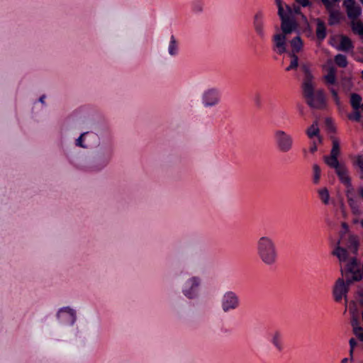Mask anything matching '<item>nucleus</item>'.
Instances as JSON below:
<instances>
[{
	"label": "nucleus",
	"instance_id": "obj_17",
	"mask_svg": "<svg viewBox=\"0 0 363 363\" xmlns=\"http://www.w3.org/2000/svg\"><path fill=\"white\" fill-rule=\"evenodd\" d=\"M346 270L348 273L355 274L356 272H362L359 268V263L356 257H352L350 261L346 265Z\"/></svg>",
	"mask_w": 363,
	"mask_h": 363
},
{
	"label": "nucleus",
	"instance_id": "obj_33",
	"mask_svg": "<svg viewBox=\"0 0 363 363\" xmlns=\"http://www.w3.org/2000/svg\"><path fill=\"white\" fill-rule=\"evenodd\" d=\"M313 180L315 184H318L320 177V167L315 164L313 166Z\"/></svg>",
	"mask_w": 363,
	"mask_h": 363
},
{
	"label": "nucleus",
	"instance_id": "obj_4",
	"mask_svg": "<svg viewBox=\"0 0 363 363\" xmlns=\"http://www.w3.org/2000/svg\"><path fill=\"white\" fill-rule=\"evenodd\" d=\"M276 146L282 153L289 152L294 146V139L291 135L283 130H276L274 133Z\"/></svg>",
	"mask_w": 363,
	"mask_h": 363
},
{
	"label": "nucleus",
	"instance_id": "obj_50",
	"mask_svg": "<svg viewBox=\"0 0 363 363\" xmlns=\"http://www.w3.org/2000/svg\"><path fill=\"white\" fill-rule=\"evenodd\" d=\"M286 6V11H287V14L289 15V14H291L292 13V9H291V7L289 6V5H285Z\"/></svg>",
	"mask_w": 363,
	"mask_h": 363
},
{
	"label": "nucleus",
	"instance_id": "obj_44",
	"mask_svg": "<svg viewBox=\"0 0 363 363\" xmlns=\"http://www.w3.org/2000/svg\"><path fill=\"white\" fill-rule=\"evenodd\" d=\"M297 3L301 5L303 7H306L311 5L309 0H295Z\"/></svg>",
	"mask_w": 363,
	"mask_h": 363
},
{
	"label": "nucleus",
	"instance_id": "obj_40",
	"mask_svg": "<svg viewBox=\"0 0 363 363\" xmlns=\"http://www.w3.org/2000/svg\"><path fill=\"white\" fill-rule=\"evenodd\" d=\"M355 164L357 165L362 171H363V157L359 155L357 157L355 160Z\"/></svg>",
	"mask_w": 363,
	"mask_h": 363
},
{
	"label": "nucleus",
	"instance_id": "obj_47",
	"mask_svg": "<svg viewBox=\"0 0 363 363\" xmlns=\"http://www.w3.org/2000/svg\"><path fill=\"white\" fill-rule=\"evenodd\" d=\"M293 11L296 14H300L301 13V9H300L299 6H294Z\"/></svg>",
	"mask_w": 363,
	"mask_h": 363
},
{
	"label": "nucleus",
	"instance_id": "obj_16",
	"mask_svg": "<svg viewBox=\"0 0 363 363\" xmlns=\"http://www.w3.org/2000/svg\"><path fill=\"white\" fill-rule=\"evenodd\" d=\"M317 27L315 30L316 37L319 40H323L326 37V28L325 23L320 18H316Z\"/></svg>",
	"mask_w": 363,
	"mask_h": 363
},
{
	"label": "nucleus",
	"instance_id": "obj_31",
	"mask_svg": "<svg viewBox=\"0 0 363 363\" xmlns=\"http://www.w3.org/2000/svg\"><path fill=\"white\" fill-rule=\"evenodd\" d=\"M362 279V272H357V273L356 272L355 274H352V277L350 278L347 277V279L345 281V283L347 286V288L349 289V286L353 281H360Z\"/></svg>",
	"mask_w": 363,
	"mask_h": 363
},
{
	"label": "nucleus",
	"instance_id": "obj_54",
	"mask_svg": "<svg viewBox=\"0 0 363 363\" xmlns=\"http://www.w3.org/2000/svg\"><path fill=\"white\" fill-rule=\"evenodd\" d=\"M342 227H343V228H345V229H347V223H342Z\"/></svg>",
	"mask_w": 363,
	"mask_h": 363
},
{
	"label": "nucleus",
	"instance_id": "obj_9",
	"mask_svg": "<svg viewBox=\"0 0 363 363\" xmlns=\"http://www.w3.org/2000/svg\"><path fill=\"white\" fill-rule=\"evenodd\" d=\"M264 14L262 11H258L253 18V26L255 32L260 38H264Z\"/></svg>",
	"mask_w": 363,
	"mask_h": 363
},
{
	"label": "nucleus",
	"instance_id": "obj_37",
	"mask_svg": "<svg viewBox=\"0 0 363 363\" xmlns=\"http://www.w3.org/2000/svg\"><path fill=\"white\" fill-rule=\"evenodd\" d=\"M278 16H279L281 21L286 18L289 16L284 13V6L278 7Z\"/></svg>",
	"mask_w": 363,
	"mask_h": 363
},
{
	"label": "nucleus",
	"instance_id": "obj_15",
	"mask_svg": "<svg viewBox=\"0 0 363 363\" xmlns=\"http://www.w3.org/2000/svg\"><path fill=\"white\" fill-rule=\"evenodd\" d=\"M301 69L304 73L303 82L302 83V88L312 85L313 83V76L311 72L310 67L307 64H301Z\"/></svg>",
	"mask_w": 363,
	"mask_h": 363
},
{
	"label": "nucleus",
	"instance_id": "obj_6",
	"mask_svg": "<svg viewBox=\"0 0 363 363\" xmlns=\"http://www.w3.org/2000/svg\"><path fill=\"white\" fill-rule=\"evenodd\" d=\"M239 303L238 297L232 291L226 292L223 298L222 307L224 311L235 309Z\"/></svg>",
	"mask_w": 363,
	"mask_h": 363
},
{
	"label": "nucleus",
	"instance_id": "obj_5",
	"mask_svg": "<svg viewBox=\"0 0 363 363\" xmlns=\"http://www.w3.org/2000/svg\"><path fill=\"white\" fill-rule=\"evenodd\" d=\"M200 284V279L198 277H193L185 284V288L183 293L188 298H194L196 296L197 289Z\"/></svg>",
	"mask_w": 363,
	"mask_h": 363
},
{
	"label": "nucleus",
	"instance_id": "obj_24",
	"mask_svg": "<svg viewBox=\"0 0 363 363\" xmlns=\"http://www.w3.org/2000/svg\"><path fill=\"white\" fill-rule=\"evenodd\" d=\"M336 70L333 67L328 69V74L325 76V82L328 84H334L336 82Z\"/></svg>",
	"mask_w": 363,
	"mask_h": 363
},
{
	"label": "nucleus",
	"instance_id": "obj_45",
	"mask_svg": "<svg viewBox=\"0 0 363 363\" xmlns=\"http://www.w3.org/2000/svg\"><path fill=\"white\" fill-rule=\"evenodd\" d=\"M318 147L315 141H313L311 143V147H310V152L311 153H314L317 151Z\"/></svg>",
	"mask_w": 363,
	"mask_h": 363
},
{
	"label": "nucleus",
	"instance_id": "obj_12",
	"mask_svg": "<svg viewBox=\"0 0 363 363\" xmlns=\"http://www.w3.org/2000/svg\"><path fill=\"white\" fill-rule=\"evenodd\" d=\"M218 102V94L214 89L208 90L203 95L205 106H210L217 104Z\"/></svg>",
	"mask_w": 363,
	"mask_h": 363
},
{
	"label": "nucleus",
	"instance_id": "obj_29",
	"mask_svg": "<svg viewBox=\"0 0 363 363\" xmlns=\"http://www.w3.org/2000/svg\"><path fill=\"white\" fill-rule=\"evenodd\" d=\"M334 60L335 64L342 68L346 67L348 63L346 56L342 54L336 55Z\"/></svg>",
	"mask_w": 363,
	"mask_h": 363
},
{
	"label": "nucleus",
	"instance_id": "obj_18",
	"mask_svg": "<svg viewBox=\"0 0 363 363\" xmlns=\"http://www.w3.org/2000/svg\"><path fill=\"white\" fill-rule=\"evenodd\" d=\"M291 46L292 48V50L290 53H296L299 52L303 48V42L300 36H296L294 38L291 40Z\"/></svg>",
	"mask_w": 363,
	"mask_h": 363
},
{
	"label": "nucleus",
	"instance_id": "obj_26",
	"mask_svg": "<svg viewBox=\"0 0 363 363\" xmlns=\"http://www.w3.org/2000/svg\"><path fill=\"white\" fill-rule=\"evenodd\" d=\"M272 342L279 352L282 351L283 344L281 341V335L279 333H275L272 335Z\"/></svg>",
	"mask_w": 363,
	"mask_h": 363
},
{
	"label": "nucleus",
	"instance_id": "obj_53",
	"mask_svg": "<svg viewBox=\"0 0 363 363\" xmlns=\"http://www.w3.org/2000/svg\"><path fill=\"white\" fill-rule=\"evenodd\" d=\"M359 191V195L363 199V188H361Z\"/></svg>",
	"mask_w": 363,
	"mask_h": 363
},
{
	"label": "nucleus",
	"instance_id": "obj_10",
	"mask_svg": "<svg viewBox=\"0 0 363 363\" xmlns=\"http://www.w3.org/2000/svg\"><path fill=\"white\" fill-rule=\"evenodd\" d=\"M281 29L282 33L286 35L291 33L297 28V23L296 21L290 16L281 20Z\"/></svg>",
	"mask_w": 363,
	"mask_h": 363
},
{
	"label": "nucleus",
	"instance_id": "obj_14",
	"mask_svg": "<svg viewBox=\"0 0 363 363\" xmlns=\"http://www.w3.org/2000/svg\"><path fill=\"white\" fill-rule=\"evenodd\" d=\"M58 317L65 319L70 324H73L76 320L75 312L69 307L61 309L58 313Z\"/></svg>",
	"mask_w": 363,
	"mask_h": 363
},
{
	"label": "nucleus",
	"instance_id": "obj_42",
	"mask_svg": "<svg viewBox=\"0 0 363 363\" xmlns=\"http://www.w3.org/2000/svg\"><path fill=\"white\" fill-rule=\"evenodd\" d=\"M349 343L350 346V355H352L354 348L357 345V342L354 338H351L349 341Z\"/></svg>",
	"mask_w": 363,
	"mask_h": 363
},
{
	"label": "nucleus",
	"instance_id": "obj_30",
	"mask_svg": "<svg viewBox=\"0 0 363 363\" xmlns=\"http://www.w3.org/2000/svg\"><path fill=\"white\" fill-rule=\"evenodd\" d=\"M289 56L291 57V60L289 66H288L286 68V71L295 69L298 66V57L297 55H296L294 53H289Z\"/></svg>",
	"mask_w": 363,
	"mask_h": 363
},
{
	"label": "nucleus",
	"instance_id": "obj_23",
	"mask_svg": "<svg viewBox=\"0 0 363 363\" xmlns=\"http://www.w3.org/2000/svg\"><path fill=\"white\" fill-rule=\"evenodd\" d=\"M353 48L351 40L347 36H342L340 43V50L348 51Z\"/></svg>",
	"mask_w": 363,
	"mask_h": 363
},
{
	"label": "nucleus",
	"instance_id": "obj_32",
	"mask_svg": "<svg viewBox=\"0 0 363 363\" xmlns=\"http://www.w3.org/2000/svg\"><path fill=\"white\" fill-rule=\"evenodd\" d=\"M318 194L322 201L325 204H328L330 199L328 190L326 188H323L318 191Z\"/></svg>",
	"mask_w": 363,
	"mask_h": 363
},
{
	"label": "nucleus",
	"instance_id": "obj_52",
	"mask_svg": "<svg viewBox=\"0 0 363 363\" xmlns=\"http://www.w3.org/2000/svg\"><path fill=\"white\" fill-rule=\"evenodd\" d=\"M39 101H40V103L44 104L45 103V96H42L40 98Z\"/></svg>",
	"mask_w": 363,
	"mask_h": 363
},
{
	"label": "nucleus",
	"instance_id": "obj_8",
	"mask_svg": "<svg viewBox=\"0 0 363 363\" xmlns=\"http://www.w3.org/2000/svg\"><path fill=\"white\" fill-rule=\"evenodd\" d=\"M333 296L336 301H340L343 296H346L348 292L347 286L342 278H339L333 287Z\"/></svg>",
	"mask_w": 363,
	"mask_h": 363
},
{
	"label": "nucleus",
	"instance_id": "obj_3",
	"mask_svg": "<svg viewBox=\"0 0 363 363\" xmlns=\"http://www.w3.org/2000/svg\"><path fill=\"white\" fill-rule=\"evenodd\" d=\"M303 96L309 107L314 109L323 110L327 108V101L323 89L315 91V85L302 88Z\"/></svg>",
	"mask_w": 363,
	"mask_h": 363
},
{
	"label": "nucleus",
	"instance_id": "obj_36",
	"mask_svg": "<svg viewBox=\"0 0 363 363\" xmlns=\"http://www.w3.org/2000/svg\"><path fill=\"white\" fill-rule=\"evenodd\" d=\"M348 118L352 121L359 122L361 118L360 112L358 110H355L354 113L348 115Z\"/></svg>",
	"mask_w": 363,
	"mask_h": 363
},
{
	"label": "nucleus",
	"instance_id": "obj_59",
	"mask_svg": "<svg viewBox=\"0 0 363 363\" xmlns=\"http://www.w3.org/2000/svg\"><path fill=\"white\" fill-rule=\"evenodd\" d=\"M360 108H362V109L363 111V104L361 105Z\"/></svg>",
	"mask_w": 363,
	"mask_h": 363
},
{
	"label": "nucleus",
	"instance_id": "obj_43",
	"mask_svg": "<svg viewBox=\"0 0 363 363\" xmlns=\"http://www.w3.org/2000/svg\"><path fill=\"white\" fill-rule=\"evenodd\" d=\"M354 334L359 339L360 341L363 342V328L362 330H353Z\"/></svg>",
	"mask_w": 363,
	"mask_h": 363
},
{
	"label": "nucleus",
	"instance_id": "obj_57",
	"mask_svg": "<svg viewBox=\"0 0 363 363\" xmlns=\"http://www.w3.org/2000/svg\"><path fill=\"white\" fill-rule=\"evenodd\" d=\"M360 223H361V226L363 228V219L361 220Z\"/></svg>",
	"mask_w": 363,
	"mask_h": 363
},
{
	"label": "nucleus",
	"instance_id": "obj_25",
	"mask_svg": "<svg viewBox=\"0 0 363 363\" xmlns=\"http://www.w3.org/2000/svg\"><path fill=\"white\" fill-rule=\"evenodd\" d=\"M352 30L354 33L358 34L363 38V23L361 21H352L351 23Z\"/></svg>",
	"mask_w": 363,
	"mask_h": 363
},
{
	"label": "nucleus",
	"instance_id": "obj_21",
	"mask_svg": "<svg viewBox=\"0 0 363 363\" xmlns=\"http://www.w3.org/2000/svg\"><path fill=\"white\" fill-rule=\"evenodd\" d=\"M362 96L358 94L353 93L350 96V104L353 109L354 110H359V108L361 106V102H362Z\"/></svg>",
	"mask_w": 363,
	"mask_h": 363
},
{
	"label": "nucleus",
	"instance_id": "obj_11",
	"mask_svg": "<svg viewBox=\"0 0 363 363\" xmlns=\"http://www.w3.org/2000/svg\"><path fill=\"white\" fill-rule=\"evenodd\" d=\"M273 41L275 48L277 49V52L279 55L286 52V35L284 33H278L274 35Z\"/></svg>",
	"mask_w": 363,
	"mask_h": 363
},
{
	"label": "nucleus",
	"instance_id": "obj_19",
	"mask_svg": "<svg viewBox=\"0 0 363 363\" xmlns=\"http://www.w3.org/2000/svg\"><path fill=\"white\" fill-rule=\"evenodd\" d=\"M320 129L318 128V122L317 120L313 121V124L308 127L306 130V134L309 138H312L315 136H318Z\"/></svg>",
	"mask_w": 363,
	"mask_h": 363
},
{
	"label": "nucleus",
	"instance_id": "obj_56",
	"mask_svg": "<svg viewBox=\"0 0 363 363\" xmlns=\"http://www.w3.org/2000/svg\"><path fill=\"white\" fill-rule=\"evenodd\" d=\"M299 111H300L301 114L303 113V107H300L299 108Z\"/></svg>",
	"mask_w": 363,
	"mask_h": 363
},
{
	"label": "nucleus",
	"instance_id": "obj_58",
	"mask_svg": "<svg viewBox=\"0 0 363 363\" xmlns=\"http://www.w3.org/2000/svg\"><path fill=\"white\" fill-rule=\"evenodd\" d=\"M333 3L338 1L339 0H331Z\"/></svg>",
	"mask_w": 363,
	"mask_h": 363
},
{
	"label": "nucleus",
	"instance_id": "obj_7",
	"mask_svg": "<svg viewBox=\"0 0 363 363\" xmlns=\"http://www.w3.org/2000/svg\"><path fill=\"white\" fill-rule=\"evenodd\" d=\"M343 5L346 8L347 16L356 20L361 14V8L356 4L355 0H344Z\"/></svg>",
	"mask_w": 363,
	"mask_h": 363
},
{
	"label": "nucleus",
	"instance_id": "obj_34",
	"mask_svg": "<svg viewBox=\"0 0 363 363\" xmlns=\"http://www.w3.org/2000/svg\"><path fill=\"white\" fill-rule=\"evenodd\" d=\"M177 41L173 35L171 36L170 44L169 46V53L171 55H174L177 53Z\"/></svg>",
	"mask_w": 363,
	"mask_h": 363
},
{
	"label": "nucleus",
	"instance_id": "obj_13",
	"mask_svg": "<svg viewBox=\"0 0 363 363\" xmlns=\"http://www.w3.org/2000/svg\"><path fill=\"white\" fill-rule=\"evenodd\" d=\"M335 172L342 183L346 185L347 187H351V179L348 175V170L344 164L336 169Z\"/></svg>",
	"mask_w": 363,
	"mask_h": 363
},
{
	"label": "nucleus",
	"instance_id": "obj_48",
	"mask_svg": "<svg viewBox=\"0 0 363 363\" xmlns=\"http://www.w3.org/2000/svg\"><path fill=\"white\" fill-rule=\"evenodd\" d=\"M348 188H349V189H348L347 190V191H346V196H347V195H350V196H352V191H353V189H352V186H351V187H348Z\"/></svg>",
	"mask_w": 363,
	"mask_h": 363
},
{
	"label": "nucleus",
	"instance_id": "obj_60",
	"mask_svg": "<svg viewBox=\"0 0 363 363\" xmlns=\"http://www.w3.org/2000/svg\"><path fill=\"white\" fill-rule=\"evenodd\" d=\"M362 78L363 79V70L362 71Z\"/></svg>",
	"mask_w": 363,
	"mask_h": 363
},
{
	"label": "nucleus",
	"instance_id": "obj_22",
	"mask_svg": "<svg viewBox=\"0 0 363 363\" xmlns=\"http://www.w3.org/2000/svg\"><path fill=\"white\" fill-rule=\"evenodd\" d=\"M340 20V13L338 11L330 10L329 11L328 23L330 26H334L339 23Z\"/></svg>",
	"mask_w": 363,
	"mask_h": 363
},
{
	"label": "nucleus",
	"instance_id": "obj_27",
	"mask_svg": "<svg viewBox=\"0 0 363 363\" xmlns=\"http://www.w3.org/2000/svg\"><path fill=\"white\" fill-rule=\"evenodd\" d=\"M347 202L354 214L358 215L360 213L359 205L352 196L347 195Z\"/></svg>",
	"mask_w": 363,
	"mask_h": 363
},
{
	"label": "nucleus",
	"instance_id": "obj_51",
	"mask_svg": "<svg viewBox=\"0 0 363 363\" xmlns=\"http://www.w3.org/2000/svg\"><path fill=\"white\" fill-rule=\"evenodd\" d=\"M325 123L327 125L330 126L332 124V121L330 118H326Z\"/></svg>",
	"mask_w": 363,
	"mask_h": 363
},
{
	"label": "nucleus",
	"instance_id": "obj_35",
	"mask_svg": "<svg viewBox=\"0 0 363 363\" xmlns=\"http://www.w3.org/2000/svg\"><path fill=\"white\" fill-rule=\"evenodd\" d=\"M359 320L357 316L353 315L351 320V325L352 326L353 330H362V327L359 325Z\"/></svg>",
	"mask_w": 363,
	"mask_h": 363
},
{
	"label": "nucleus",
	"instance_id": "obj_39",
	"mask_svg": "<svg viewBox=\"0 0 363 363\" xmlns=\"http://www.w3.org/2000/svg\"><path fill=\"white\" fill-rule=\"evenodd\" d=\"M87 133H83L82 134H81V135L76 140V145L77 146H79L81 147H83V148H86V146H85L84 144H83V142H82V138Z\"/></svg>",
	"mask_w": 363,
	"mask_h": 363
},
{
	"label": "nucleus",
	"instance_id": "obj_20",
	"mask_svg": "<svg viewBox=\"0 0 363 363\" xmlns=\"http://www.w3.org/2000/svg\"><path fill=\"white\" fill-rule=\"evenodd\" d=\"M323 159L324 162L327 165L335 169H337L339 167L343 164L339 162L337 157H330V155H325L324 156Z\"/></svg>",
	"mask_w": 363,
	"mask_h": 363
},
{
	"label": "nucleus",
	"instance_id": "obj_41",
	"mask_svg": "<svg viewBox=\"0 0 363 363\" xmlns=\"http://www.w3.org/2000/svg\"><path fill=\"white\" fill-rule=\"evenodd\" d=\"M320 1L325 5V8L328 11L332 10V7L333 6V2L331 0H320Z\"/></svg>",
	"mask_w": 363,
	"mask_h": 363
},
{
	"label": "nucleus",
	"instance_id": "obj_38",
	"mask_svg": "<svg viewBox=\"0 0 363 363\" xmlns=\"http://www.w3.org/2000/svg\"><path fill=\"white\" fill-rule=\"evenodd\" d=\"M330 91L337 104H340V98L337 94V90H335L334 88H330Z\"/></svg>",
	"mask_w": 363,
	"mask_h": 363
},
{
	"label": "nucleus",
	"instance_id": "obj_55",
	"mask_svg": "<svg viewBox=\"0 0 363 363\" xmlns=\"http://www.w3.org/2000/svg\"><path fill=\"white\" fill-rule=\"evenodd\" d=\"M347 361H348V359H347V358H344V359L342 360V363H346Z\"/></svg>",
	"mask_w": 363,
	"mask_h": 363
},
{
	"label": "nucleus",
	"instance_id": "obj_2",
	"mask_svg": "<svg viewBox=\"0 0 363 363\" xmlns=\"http://www.w3.org/2000/svg\"><path fill=\"white\" fill-rule=\"evenodd\" d=\"M359 249V240L357 236L350 235L347 238L342 235L340 240L337 242V245L332 255L337 257L340 262H346L349 257V253L357 255Z\"/></svg>",
	"mask_w": 363,
	"mask_h": 363
},
{
	"label": "nucleus",
	"instance_id": "obj_46",
	"mask_svg": "<svg viewBox=\"0 0 363 363\" xmlns=\"http://www.w3.org/2000/svg\"><path fill=\"white\" fill-rule=\"evenodd\" d=\"M255 101H256L257 106H260V105H261L260 96L259 94L256 95V96H255Z\"/></svg>",
	"mask_w": 363,
	"mask_h": 363
},
{
	"label": "nucleus",
	"instance_id": "obj_28",
	"mask_svg": "<svg viewBox=\"0 0 363 363\" xmlns=\"http://www.w3.org/2000/svg\"><path fill=\"white\" fill-rule=\"evenodd\" d=\"M340 153V141L337 138H333V147L330 150V157H337Z\"/></svg>",
	"mask_w": 363,
	"mask_h": 363
},
{
	"label": "nucleus",
	"instance_id": "obj_1",
	"mask_svg": "<svg viewBox=\"0 0 363 363\" xmlns=\"http://www.w3.org/2000/svg\"><path fill=\"white\" fill-rule=\"evenodd\" d=\"M257 255L261 262L267 266L276 264L278 251L275 240L270 236L262 235L256 242Z\"/></svg>",
	"mask_w": 363,
	"mask_h": 363
},
{
	"label": "nucleus",
	"instance_id": "obj_49",
	"mask_svg": "<svg viewBox=\"0 0 363 363\" xmlns=\"http://www.w3.org/2000/svg\"><path fill=\"white\" fill-rule=\"evenodd\" d=\"M275 3L277 6V7H280L283 6L282 0H275Z\"/></svg>",
	"mask_w": 363,
	"mask_h": 363
},
{
	"label": "nucleus",
	"instance_id": "obj_61",
	"mask_svg": "<svg viewBox=\"0 0 363 363\" xmlns=\"http://www.w3.org/2000/svg\"><path fill=\"white\" fill-rule=\"evenodd\" d=\"M360 1H361L362 4H363V0H360Z\"/></svg>",
	"mask_w": 363,
	"mask_h": 363
}]
</instances>
